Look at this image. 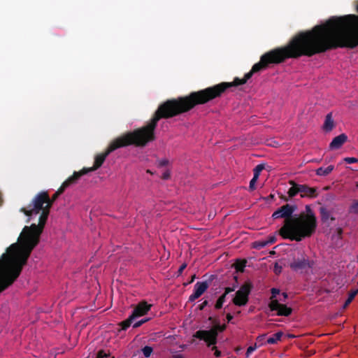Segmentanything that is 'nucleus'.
Here are the masks:
<instances>
[{
	"mask_svg": "<svg viewBox=\"0 0 358 358\" xmlns=\"http://www.w3.org/2000/svg\"><path fill=\"white\" fill-rule=\"evenodd\" d=\"M274 271H275V273H280V271H281V266H278V264H275Z\"/></svg>",
	"mask_w": 358,
	"mask_h": 358,
	"instance_id": "f704fd0d",
	"label": "nucleus"
},
{
	"mask_svg": "<svg viewBox=\"0 0 358 358\" xmlns=\"http://www.w3.org/2000/svg\"><path fill=\"white\" fill-rule=\"evenodd\" d=\"M336 127V122L334 120L333 113H329L324 117L322 129L325 133L331 132Z\"/></svg>",
	"mask_w": 358,
	"mask_h": 358,
	"instance_id": "ddd939ff",
	"label": "nucleus"
},
{
	"mask_svg": "<svg viewBox=\"0 0 358 358\" xmlns=\"http://www.w3.org/2000/svg\"><path fill=\"white\" fill-rule=\"evenodd\" d=\"M344 161L348 164H353L357 163L358 162V159L355 157H345Z\"/></svg>",
	"mask_w": 358,
	"mask_h": 358,
	"instance_id": "cd10ccee",
	"label": "nucleus"
},
{
	"mask_svg": "<svg viewBox=\"0 0 358 358\" xmlns=\"http://www.w3.org/2000/svg\"><path fill=\"white\" fill-rule=\"evenodd\" d=\"M212 350H214V355L216 357H220L221 356V352L217 349L215 346H213Z\"/></svg>",
	"mask_w": 358,
	"mask_h": 358,
	"instance_id": "2f4dec72",
	"label": "nucleus"
},
{
	"mask_svg": "<svg viewBox=\"0 0 358 358\" xmlns=\"http://www.w3.org/2000/svg\"><path fill=\"white\" fill-rule=\"evenodd\" d=\"M109 355L106 353L103 350H99L97 353L96 358H106Z\"/></svg>",
	"mask_w": 358,
	"mask_h": 358,
	"instance_id": "c85d7f7f",
	"label": "nucleus"
},
{
	"mask_svg": "<svg viewBox=\"0 0 358 358\" xmlns=\"http://www.w3.org/2000/svg\"><path fill=\"white\" fill-rule=\"evenodd\" d=\"M85 175V171L83 172H74V173L70 176L67 180H66L61 187L58 189V190L52 195V198L50 199V202H51V206L53 202L57 199V197L64 192L66 188H67L71 185L75 183L82 176Z\"/></svg>",
	"mask_w": 358,
	"mask_h": 358,
	"instance_id": "6e6552de",
	"label": "nucleus"
},
{
	"mask_svg": "<svg viewBox=\"0 0 358 358\" xmlns=\"http://www.w3.org/2000/svg\"><path fill=\"white\" fill-rule=\"evenodd\" d=\"M334 169V165H329L327 168L320 167V168L317 169L315 171V172H316V174L317 176H327L329 173H331L333 171Z\"/></svg>",
	"mask_w": 358,
	"mask_h": 358,
	"instance_id": "f3484780",
	"label": "nucleus"
},
{
	"mask_svg": "<svg viewBox=\"0 0 358 358\" xmlns=\"http://www.w3.org/2000/svg\"><path fill=\"white\" fill-rule=\"evenodd\" d=\"M146 320H141L134 324V327L136 328L143 324Z\"/></svg>",
	"mask_w": 358,
	"mask_h": 358,
	"instance_id": "e433bc0d",
	"label": "nucleus"
},
{
	"mask_svg": "<svg viewBox=\"0 0 358 358\" xmlns=\"http://www.w3.org/2000/svg\"><path fill=\"white\" fill-rule=\"evenodd\" d=\"M264 169V165L262 164H258L257 166H255V168L254 169V176L255 178H259V174L261 173V171Z\"/></svg>",
	"mask_w": 358,
	"mask_h": 358,
	"instance_id": "b1692460",
	"label": "nucleus"
},
{
	"mask_svg": "<svg viewBox=\"0 0 358 358\" xmlns=\"http://www.w3.org/2000/svg\"><path fill=\"white\" fill-rule=\"evenodd\" d=\"M314 265V262L310 260L304 252H301L297 257H294L289 264V267L294 271H302L303 270L311 268Z\"/></svg>",
	"mask_w": 358,
	"mask_h": 358,
	"instance_id": "0eeeda50",
	"label": "nucleus"
},
{
	"mask_svg": "<svg viewBox=\"0 0 358 358\" xmlns=\"http://www.w3.org/2000/svg\"><path fill=\"white\" fill-rule=\"evenodd\" d=\"M282 296H283L284 300H285V299H287V294L285 292H283V293L282 294Z\"/></svg>",
	"mask_w": 358,
	"mask_h": 358,
	"instance_id": "a19ab883",
	"label": "nucleus"
},
{
	"mask_svg": "<svg viewBox=\"0 0 358 358\" xmlns=\"http://www.w3.org/2000/svg\"><path fill=\"white\" fill-rule=\"evenodd\" d=\"M226 329L225 324H215L210 330H199L194 337L205 341L207 346L215 345L217 343V337L219 332H222Z\"/></svg>",
	"mask_w": 358,
	"mask_h": 358,
	"instance_id": "39448f33",
	"label": "nucleus"
},
{
	"mask_svg": "<svg viewBox=\"0 0 358 358\" xmlns=\"http://www.w3.org/2000/svg\"><path fill=\"white\" fill-rule=\"evenodd\" d=\"M186 267H187V264H182L180 266V268H179V269H178V273H179V274H181V273H182L183 270H184Z\"/></svg>",
	"mask_w": 358,
	"mask_h": 358,
	"instance_id": "72a5a7b5",
	"label": "nucleus"
},
{
	"mask_svg": "<svg viewBox=\"0 0 358 358\" xmlns=\"http://www.w3.org/2000/svg\"><path fill=\"white\" fill-rule=\"evenodd\" d=\"M268 307L271 311H277L279 316H289L292 312L291 308L280 303L279 301H270Z\"/></svg>",
	"mask_w": 358,
	"mask_h": 358,
	"instance_id": "9d476101",
	"label": "nucleus"
},
{
	"mask_svg": "<svg viewBox=\"0 0 358 358\" xmlns=\"http://www.w3.org/2000/svg\"><path fill=\"white\" fill-rule=\"evenodd\" d=\"M246 260L245 259H241V260H236V262L234 263V266L235 269L237 271L243 272L244 270V268L246 266Z\"/></svg>",
	"mask_w": 358,
	"mask_h": 358,
	"instance_id": "6ab92c4d",
	"label": "nucleus"
},
{
	"mask_svg": "<svg viewBox=\"0 0 358 358\" xmlns=\"http://www.w3.org/2000/svg\"><path fill=\"white\" fill-rule=\"evenodd\" d=\"M208 305V301H204L200 306H199V309L200 310H203L206 306Z\"/></svg>",
	"mask_w": 358,
	"mask_h": 358,
	"instance_id": "4c0bfd02",
	"label": "nucleus"
},
{
	"mask_svg": "<svg viewBox=\"0 0 358 358\" xmlns=\"http://www.w3.org/2000/svg\"><path fill=\"white\" fill-rule=\"evenodd\" d=\"M171 358H184L182 355H175Z\"/></svg>",
	"mask_w": 358,
	"mask_h": 358,
	"instance_id": "ea45409f",
	"label": "nucleus"
},
{
	"mask_svg": "<svg viewBox=\"0 0 358 358\" xmlns=\"http://www.w3.org/2000/svg\"><path fill=\"white\" fill-rule=\"evenodd\" d=\"M357 23L358 15L350 14L332 17L323 24L301 31L287 44V58L312 57L337 48L353 49L358 46Z\"/></svg>",
	"mask_w": 358,
	"mask_h": 358,
	"instance_id": "f257e3e1",
	"label": "nucleus"
},
{
	"mask_svg": "<svg viewBox=\"0 0 358 358\" xmlns=\"http://www.w3.org/2000/svg\"><path fill=\"white\" fill-rule=\"evenodd\" d=\"M163 179L166 180L170 178V172L169 171H165L162 177Z\"/></svg>",
	"mask_w": 358,
	"mask_h": 358,
	"instance_id": "473e14b6",
	"label": "nucleus"
},
{
	"mask_svg": "<svg viewBox=\"0 0 358 358\" xmlns=\"http://www.w3.org/2000/svg\"><path fill=\"white\" fill-rule=\"evenodd\" d=\"M142 351L145 357H149L152 352V348L150 346H145L142 349Z\"/></svg>",
	"mask_w": 358,
	"mask_h": 358,
	"instance_id": "393cba45",
	"label": "nucleus"
},
{
	"mask_svg": "<svg viewBox=\"0 0 358 358\" xmlns=\"http://www.w3.org/2000/svg\"><path fill=\"white\" fill-rule=\"evenodd\" d=\"M256 349V345L255 346H250L248 349H247V351H246V353H245V355H246V357H249L250 355H251V353L252 352H254Z\"/></svg>",
	"mask_w": 358,
	"mask_h": 358,
	"instance_id": "c756f323",
	"label": "nucleus"
},
{
	"mask_svg": "<svg viewBox=\"0 0 358 358\" xmlns=\"http://www.w3.org/2000/svg\"><path fill=\"white\" fill-rule=\"evenodd\" d=\"M271 291V296L270 298V301H278V299H277V295L280 294V290L276 288H272ZM279 301H282V300L281 299H280Z\"/></svg>",
	"mask_w": 358,
	"mask_h": 358,
	"instance_id": "4be33fe9",
	"label": "nucleus"
},
{
	"mask_svg": "<svg viewBox=\"0 0 358 358\" xmlns=\"http://www.w3.org/2000/svg\"><path fill=\"white\" fill-rule=\"evenodd\" d=\"M295 208L286 204L276 210L273 218H284V224L279 229V235L284 239L301 241L311 236L315 231L317 220L315 213L307 206L305 212L292 216Z\"/></svg>",
	"mask_w": 358,
	"mask_h": 358,
	"instance_id": "20e7f679",
	"label": "nucleus"
},
{
	"mask_svg": "<svg viewBox=\"0 0 358 358\" xmlns=\"http://www.w3.org/2000/svg\"><path fill=\"white\" fill-rule=\"evenodd\" d=\"M113 358H114V357H113Z\"/></svg>",
	"mask_w": 358,
	"mask_h": 358,
	"instance_id": "a18cd8bd",
	"label": "nucleus"
},
{
	"mask_svg": "<svg viewBox=\"0 0 358 358\" xmlns=\"http://www.w3.org/2000/svg\"><path fill=\"white\" fill-rule=\"evenodd\" d=\"M225 294H222L219 297L215 306L216 309H220L222 307V305L225 301Z\"/></svg>",
	"mask_w": 358,
	"mask_h": 358,
	"instance_id": "5701e85b",
	"label": "nucleus"
},
{
	"mask_svg": "<svg viewBox=\"0 0 358 358\" xmlns=\"http://www.w3.org/2000/svg\"><path fill=\"white\" fill-rule=\"evenodd\" d=\"M273 242H274V240L273 239H271L270 243H273Z\"/></svg>",
	"mask_w": 358,
	"mask_h": 358,
	"instance_id": "37998d69",
	"label": "nucleus"
},
{
	"mask_svg": "<svg viewBox=\"0 0 358 358\" xmlns=\"http://www.w3.org/2000/svg\"><path fill=\"white\" fill-rule=\"evenodd\" d=\"M289 183L292 185V187L289 189L287 194L289 198H293L299 193V185H297L293 180H290Z\"/></svg>",
	"mask_w": 358,
	"mask_h": 358,
	"instance_id": "dca6fc26",
	"label": "nucleus"
},
{
	"mask_svg": "<svg viewBox=\"0 0 358 358\" xmlns=\"http://www.w3.org/2000/svg\"><path fill=\"white\" fill-rule=\"evenodd\" d=\"M18 277L0 267V293L10 286Z\"/></svg>",
	"mask_w": 358,
	"mask_h": 358,
	"instance_id": "1a4fd4ad",
	"label": "nucleus"
},
{
	"mask_svg": "<svg viewBox=\"0 0 358 358\" xmlns=\"http://www.w3.org/2000/svg\"><path fill=\"white\" fill-rule=\"evenodd\" d=\"M222 92L196 91L191 93L189 96L165 101L158 107L153 117L146 125L113 140L103 153L95 157L92 167L83 169L79 172L85 171V174H86L90 171L96 170L101 166L107 156L118 148L129 145H135L136 147L146 145L155 139V130L160 119H167L187 113L196 105L204 104L220 96Z\"/></svg>",
	"mask_w": 358,
	"mask_h": 358,
	"instance_id": "f03ea898",
	"label": "nucleus"
},
{
	"mask_svg": "<svg viewBox=\"0 0 358 358\" xmlns=\"http://www.w3.org/2000/svg\"><path fill=\"white\" fill-rule=\"evenodd\" d=\"M169 164V162L168 159H161L159 162V166H168Z\"/></svg>",
	"mask_w": 358,
	"mask_h": 358,
	"instance_id": "7c9ffc66",
	"label": "nucleus"
},
{
	"mask_svg": "<svg viewBox=\"0 0 358 358\" xmlns=\"http://www.w3.org/2000/svg\"><path fill=\"white\" fill-rule=\"evenodd\" d=\"M257 180H258L257 178H255V176H253L252 180H250L249 188L251 191H253L256 189L255 183L257 181Z\"/></svg>",
	"mask_w": 358,
	"mask_h": 358,
	"instance_id": "a878e982",
	"label": "nucleus"
},
{
	"mask_svg": "<svg viewBox=\"0 0 358 358\" xmlns=\"http://www.w3.org/2000/svg\"><path fill=\"white\" fill-rule=\"evenodd\" d=\"M282 335H283V333L282 331H278V332L274 334L270 338H268L267 340V343L268 344H275L278 341H280Z\"/></svg>",
	"mask_w": 358,
	"mask_h": 358,
	"instance_id": "a211bd4d",
	"label": "nucleus"
},
{
	"mask_svg": "<svg viewBox=\"0 0 358 358\" xmlns=\"http://www.w3.org/2000/svg\"><path fill=\"white\" fill-rule=\"evenodd\" d=\"M135 317H132V315L128 318L126 320L122 322L120 325L122 327V329L123 330H125L127 329L128 327H130L131 324V322L132 320L134 319Z\"/></svg>",
	"mask_w": 358,
	"mask_h": 358,
	"instance_id": "412c9836",
	"label": "nucleus"
},
{
	"mask_svg": "<svg viewBox=\"0 0 358 358\" xmlns=\"http://www.w3.org/2000/svg\"><path fill=\"white\" fill-rule=\"evenodd\" d=\"M357 293H358L357 289L350 290V292H349L348 298L344 303V306H343L344 308H345L346 307H348L350 305V303L352 301V300L354 299V298L355 297V296L357 295Z\"/></svg>",
	"mask_w": 358,
	"mask_h": 358,
	"instance_id": "aec40b11",
	"label": "nucleus"
},
{
	"mask_svg": "<svg viewBox=\"0 0 358 358\" xmlns=\"http://www.w3.org/2000/svg\"><path fill=\"white\" fill-rule=\"evenodd\" d=\"M208 285L206 282H197L194 285V292L189 296V301H194L200 297L208 289Z\"/></svg>",
	"mask_w": 358,
	"mask_h": 358,
	"instance_id": "9b49d317",
	"label": "nucleus"
},
{
	"mask_svg": "<svg viewBox=\"0 0 358 358\" xmlns=\"http://www.w3.org/2000/svg\"><path fill=\"white\" fill-rule=\"evenodd\" d=\"M50 208L49 195L48 192H43L34 199L27 208H21L20 211L27 216L38 214L41 211L38 224H32L23 228L17 242L12 244L0 259L1 268L17 277L20 275L32 250L39 243Z\"/></svg>",
	"mask_w": 358,
	"mask_h": 358,
	"instance_id": "7ed1b4c3",
	"label": "nucleus"
},
{
	"mask_svg": "<svg viewBox=\"0 0 358 358\" xmlns=\"http://www.w3.org/2000/svg\"><path fill=\"white\" fill-rule=\"evenodd\" d=\"M299 194L301 197H315L316 189L306 185H299Z\"/></svg>",
	"mask_w": 358,
	"mask_h": 358,
	"instance_id": "2eb2a0df",
	"label": "nucleus"
},
{
	"mask_svg": "<svg viewBox=\"0 0 358 358\" xmlns=\"http://www.w3.org/2000/svg\"><path fill=\"white\" fill-rule=\"evenodd\" d=\"M348 140V136L345 134H341L333 138L329 144L331 150L339 149Z\"/></svg>",
	"mask_w": 358,
	"mask_h": 358,
	"instance_id": "4468645a",
	"label": "nucleus"
},
{
	"mask_svg": "<svg viewBox=\"0 0 358 358\" xmlns=\"http://www.w3.org/2000/svg\"><path fill=\"white\" fill-rule=\"evenodd\" d=\"M194 278H195V275H194L192 277L191 282L194 281Z\"/></svg>",
	"mask_w": 358,
	"mask_h": 358,
	"instance_id": "79ce46f5",
	"label": "nucleus"
},
{
	"mask_svg": "<svg viewBox=\"0 0 358 358\" xmlns=\"http://www.w3.org/2000/svg\"><path fill=\"white\" fill-rule=\"evenodd\" d=\"M151 306L146 301L140 302L134 308L131 314L132 317H136L145 315L150 310Z\"/></svg>",
	"mask_w": 358,
	"mask_h": 358,
	"instance_id": "f8f14e48",
	"label": "nucleus"
},
{
	"mask_svg": "<svg viewBox=\"0 0 358 358\" xmlns=\"http://www.w3.org/2000/svg\"><path fill=\"white\" fill-rule=\"evenodd\" d=\"M266 245V243H264L262 245V246H264V245Z\"/></svg>",
	"mask_w": 358,
	"mask_h": 358,
	"instance_id": "c03bdc74",
	"label": "nucleus"
},
{
	"mask_svg": "<svg viewBox=\"0 0 358 358\" xmlns=\"http://www.w3.org/2000/svg\"><path fill=\"white\" fill-rule=\"evenodd\" d=\"M234 289L233 288H231V287H226L225 289H224V293L223 294H225V296H227V294H228L229 293L233 292Z\"/></svg>",
	"mask_w": 358,
	"mask_h": 358,
	"instance_id": "c9c22d12",
	"label": "nucleus"
},
{
	"mask_svg": "<svg viewBox=\"0 0 358 358\" xmlns=\"http://www.w3.org/2000/svg\"><path fill=\"white\" fill-rule=\"evenodd\" d=\"M233 318V316L230 314V313H228L227 315V320L228 322H230Z\"/></svg>",
	"mask_w": 358,
	"mask_h": 358,
	"instance_id": "58836bf2",
	"label": "nucleus"
},
{
	"mask_svg": "<svg viewBox=\"0 0 358 358\" xmlns=\"http://www.w3.org/2000/svg\"><path fill=\"white\" fill-rule=\"evenodd\" d=\"M350 211L358 214V201H355L350 207Z\"/></svg>",
	"mask_w": 358,
	"mask_h": 358,
	"instance_id": "bb28decb",
	"label": "nucleus"
},
{
	"mask_svg": "<svg viewBox=\"0 0 358 358\" xmlns=\"http://www.w3.org/2000/svg\"><path fill=\"white\" fill-rule=\"evenodd\" d=\"M252 287V285L250 281L245 282L236 292L235 296L232 300L234 304L238 306H245L248 302Z\"/></svg>",
	"mask_w": 358,
	"mask_h": 358,
	"instance_id": "423d86ee",
	"label": "nucleus"
}]
</instances>
